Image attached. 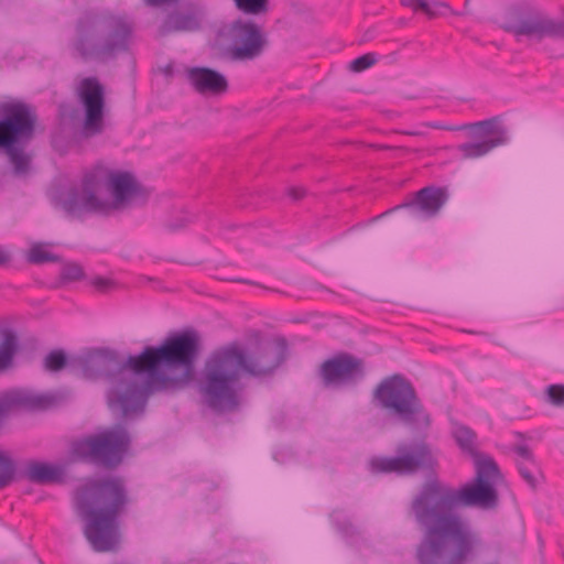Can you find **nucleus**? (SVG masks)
Listing matches in <instances>:
<instances>
[{"label":"nucleus","mask_w":564,"mask_h":564,"mask_svg":"<svg viewBox=\"0 0 564 564\" xmlns=\"http://www.w3.org/2000/svg\"><path fill=\"white\" fill-rule=\"evenodd\" d=\"M425 126H427L430 128H433V129L460 130L459 127H457V128H449V127L442 126V124H440L437 122H429V123H425Z\"/></svg>","instance_id":"37"},{"label":"nucleus","mask_w":564,"mask_h":564,"mask_svg":"<svg viewBox=\"0 0 564 564\" xmlns=\"http://www.w3.org/2000/svg\"><path fill=\"white\" fill-rule=\"evenodd\" d=\"M186 77L194 89L204 96H220L228 90V80L219 72L208 67H192Z\"/></svg>","instance_id":"18"},{"label":"nucleus","mask_w":564,"mask_h":564,"mask_svg":"<svg viewBox=\"0 0 564 564\" xmlns=\"http://www.w3.org/2000/svg\"><path fill=\"white\" fill-rule=\"evenodd\" d=\"M36 120L35 108L29 104H0V149L17 177L28 175L31 170L32 155L24 151V147L33 139Z\"/></svg>","instance_id":"8"},{"label":"nucleus","mask_w":564,"mask_h":564,"mask_svg":"<svg viewBox=\"0 0 564 564\" xmlns=\"http://www.w3.org/2000/svg\"><path fill=\"white\" fill-rule=\"evenodd\" d=\"M78 368L87 378L107 377L110 380V388L107 393L108 406L112 411L120 412L121 416L130 417L133 415H142L144 409H133L126 412V402H120L119 395H128L130 386H141V373H134L133 369L126 361L120 360L118 354L111 349H94L75 360ZM127 404H133L127 401Z\"/></svg>","instance_id":"7"},{"label":"nucleus","mask_w":564,"mask_h":564,"mask_svg":"<svg viewBox=\"0 0 564 564\" xmlns=\"http://www.w3.org/2000/svg\"><path fill=\"white\" fill-rule=\"evenodd\" d=\"M514 453L518 456L516 464L519 474L532 489H536L541 471L532 451L528 445H517Z\"/></svg>","instance_id":"19"},{"label":"nucleus","mask_w":564,"mask_h":564,"mask_svg":"<svg viewBox=\"0 0 564 564\" xmlns=\"http://www.w3.org/2000/svg\"><path fill=\"white\" fill-rule=\"evenodd\" d=\"M132 24L111 12H84L74 23L68 47L84 62L108 63L129 50Z\"/></svg>","instance_id":"6"},{"label":"nucleus","mask_w":564,"mask_h":564,"mask_svg":"<svg viewBox=\"0 0 564 564\" xmlns=\"http://www.w3.org/2000/svg\"><path fill=\"white\" fill-rule=\"evenodd\" d=\"M288 194L293 200H299L304 197L305 188L300 186L290 187Z\"/></svg>","instance_id":"34"},{"label":"nucleus","mask_w":564,"mask_h":564,"mask_svg":"<svg viewBox=\"0 0 564 564\" xmlns=\"http://www.w3.org/2000/svg\"><path fill=\"white\" fill-rule=\"evenodd\" d=\"M199 25V21L195 14L173 12L165 18L160 26V34L167 35L174 32H193L198 30Z\"/></svg>","instance_id":"20"},{"label":"nucleus","mask_w":564,"mask_h":564,"mask_svg":"<svg viewBox=\"0 0 564 564\" xmlns=\"http://www.w3.org/2000/svg\"><path fill=\"white\" fill-rule=\"evenodd\" d=\"M25 477L35 484L56 482L62 477V470L46 463L31 460L26 465Z\"/></svg>","instance_id":"21"},{"label":"nucleus","mask_w":564,"mask_h":564,"mask_svg":"<svg viewBox=\"0 0 564 564\" xmlns=\"http://www.w3.org/2000/svg\"><path fill=\"white\" fill-rule=\"evenodd\" d=\"M469 3H470V0H466L465 1V7L467 8L469 6Z\"/></svg>","instance_id":"40"},{"label":"nucleus","mask_w":564,"mask_h":564,"mask_svg":"<svg viewBox=\"0 0 564 564\" xmlns=\"http://www.w3.org/2000/svg\"><path fill=\"white\" fill-rule=\"evenodd\" d=\"M91 285L99 292H108L115 286V282L107 278L96 276L91 280Z\"/></svg>","instance_id":"32"},{"label":"nucleus","mask_w":564,"mask_h":564,"mask_svg":"<svg viewBox=\"0 0 564 564\" xmlns=\"http://www.w3.org/2000/svg\"><path fill=\"white\" fill-rule=\"evenodd\" d=\"M78 96L85 110L84 130L87 135H96L104 130L105 87L97 77L84 78Z\"/></svg>","instance_id":"15"},{"label":"nucleus","mask_w":564,"mask_h":564,"mask_svg":"<svg viewBox=\"0 0 564 564\" xmlns=\"http://www.w3.org/2000/svg\"><path fill=\"white\" fill-rule=\"evenodd\" d=\"M101 167L87 172L80 188L73 187L56 197V206L68 216L80 217L85 214L109 216L128 208L137 198L145 199L148 194L143 186L129 172H109L107 188L112 199H102L96 191L101 180Z\"/></svg>","instance_id":"5"},{"label":"nucleus","mask_w":564,"mask_h":564,"mask_svg":"<svg viewBox=\"0 0 564 564\" xmlns=\"http://www.w3.org/2000/svg\"><path fill=\"white\" fill-rule=\"evenodd\" d=\"M459 129L470 130L471 135L478 140L476 142L463 143L457 147V150L462 153V158L465 160L481 158L497 147L506 144L509 140L508 130L500 124V119L498 117L463 124Z\"/></svg>","instance_id":"14"},{"label":"nucleus","mask_w":564,"mask_h":564,"mask_svg":"<svg viewBox=\"0 0 564 564\" xmlns=\"http://www.w3.org/2000/svg\"><path fill=\"white\" fill-rule=\"evenodd\" d=\"M227 56L232 62H251L259 58L269 40L263 29L251 20L238 19L231 22L226 32Z\"/></svg>","instance_id":"13"},{"label":"nucleus","mask_w":564,"mask_h":564,"mask_svg":"<svg viewBox=\"0 0 564 564\" xmlns=\"http://www.w3.org/2000/svg\"><path fill=\"white\" fill-rule=\"evenodd\" d=\"M19 343L17 335L11 330L3 332V338L0 344V370L8 368L18 350Z\"/></svg>","instance_id":"22"},{"label":"nucleus","mask_w":564,"mask_h":564,"mask_svg":"<svg viewBox=\"0 0 564 564\" xmlns=\"http://www.w3.org/2000/svg\"><path fill=\"white\" fill-rule=\"evenodd\" d=\"M59 276L65 282L77 281L84 276V270L77 263H67L62 268Z\"/></svg>","instance_id":"30"},{"label":"nucleus","mask_w":564,"mask_h":564,"mask_svg":"<svg viewBox=\"0 0 564 564\" xmlns=\"http://www.w3.org/2000/svg\"><path fill=\"white\" fill-rule=\"evenodd\" d=\"M28 261L34 264L61 261L59 256L51 253L43 249L41 243H35L29 251Z\"/></svg>","instance_id":"25"},{"label":"nucleus","mask_w":564,"mask_h":564,"mask_svg":"<svg viewBox=\"0 0 564 564\" xmlns=\"http://www.w3.org/2000/svg\"><path fill=\"white\" fill-rule=\"evenodd\" d=\"M130 445L131 436L128 429L117 424L74 442L72 451L83 460L111 469L122 463Z\"/></svg>","instance_id":"10"},{"label":"nucleus","mask_w":564,"mask_h":564,"mask_svg":"<svg viewBox=\"0 0 564 564\" xmlns=\"http://www.w3.org/2000/svg\"><path fill=\"white\" fill-rule=\"evenodd\" d=\"M545 402L556 408H564V384H550L544 392Z\"/></svg>","instance_id":"28"},{"label":"nucleus","mask_w":564,"mask_h":564,"mask_svg":"<svg viewBox=\"0 0 564 564\" xmlns=\"http://www.w3.org/2000/svg\"><path fill=\"white\" fill-rule=\"evenodd\" d=\"M373 398L390 416L413 430H427L431 416L414 388L401 375L384 378L375 389Z\"/></svg>","instance_id":"9"},{"label":"nucleus","mask_w":564,"mask_h":564,"mask_svg":"<svg viewBox=\"0 0 564 564\" xmlns=\"http://www.w3.org/2000/svg\"><path fill=\"white\" fill-rule=\"evenodd\" d=\"M448 199V192L444 187L426 186L415 193L414 197L394 209L404 208L410 217L425 220L438 214Z\"/></svg>","instance_id":"17"},{"label":"nucleus","mask_w":564,"mask_h":564,"mask_svg":"<svg viewBox=\"0 0 564 564\" xmlns=\"http://www.w3.org/2000/svg\"><path fill=\"white\" fill-rule=\"evenodd\" d=\"M286 357L283 337L264 341L250 354L235 345L215 350L206 359L199 380L206 404L218 412L235 411L239 405L241 370L252 377L271 376Z\"/></svg>","instance_id":"2"},{"label":"nucleus","mask_w":564,"mask_h":564,"mask_svg":"<svg viewBox=\"0 0 564 564\" xmlns=\"http://www.w3.org/2000/svg\"><path fill=\"white\" fill-rule=\"evenodd\" d=\"M235 8L251 17L265 15L270 10V0H231Z\"/></svg>","instance_id":"23"},{"label":"nucleus","mask_w":564,"mask_h":564,"mask_svg":"<svg viewBox=\"0 0 564 564\" xmlns=\"http://www.w3.org/2000/svg\"><path fill=\"white\" fill-rule=\"evenodd\" d=\"M403 133L408 134V135H415V137L424 135V132H422V131H404Z\"/></svg>","instance_id":"38"},{"label":"nucleus","mask_w":564,"mask_h":564,"mask_svg":"<svg viewBox=\"0 0 564 564\" xmlns=\"http://www.w3.org/2000/svg\"><path fill=\"white\" fill-rule=\"evenodd\" d=\"M429 4H431L432 8L437 12L436 15L442 14L441 9H444V10L448 11L451 14H454V15L458 14L456 11H454L449 7V4L447 2L434 0V1L429 2Z\"/></svg>","instance_id":"33"},{"label":"nucleus","mask_w":564,"mask_h":564,"mask_svg":"<svg viewBox=\"0 0 564 564\" xmlns=\"http://www.w3.org/2000/svg\"><path fill=\"white\" fill-rule=\"evenodd\" d=\"M129 503L121 477L91 479L74 492V508L85 522L84 535L97 552H108L119 542V516Z\"/></svg>","instance_id":"4"},{"label":"nucleus","mask_w":564,"mask_h":564,"mask_svg":"<svg viewBox=\"0 0 564 564\" xmlns=\"http://www.w3.org/2000/svg\"><path fill=\"white\" fill-rule=\"evenodd\" d=\"M319 376L327 387L356 383L365 377V364L350 354L341 352L321 365Z\"/></svg>","instance_id":"16"},{"label":"nucleus","mask_w":564,"mask_h":564,"mask_svg":"<svg viewBox=\"0 0 564 564\" xmlns=\"http://www.w3.org/2000/svg\"><path fill=\"white\" fill-rule=\"evenodd\" d=\"M437 459L423 438L401 441L395 446L392 457H375L370 460L372 473H394L413 475L419 470H434Z\"/></svg>","instance_id":"11"},{"label":"nucleus","mask_w":564,"mask_h":564,"mask_svg":"<svg viewBox=\"0 0 564 564\" xmlns=\"http://www.w3.org/2000/svg\"><path fill=\"white\" fill-rule=\"evenodd\" d=\"M199 351V338L193 330L175 334L161 346H148L138 356H129L128 365L134 373H141V386H130L128 395H119L124 410L145 409L148 398L155 391L178 390L193 377Z\"/></svg>","instance_id":"3"},{"label":"nucleus","mask_w":564,"mask_h":564,"mask_svg":"<svg viewBox=\"0 0 564 564\" xmlns=\"http://www.w3.org/2000/svg\"><path fill=\"white\" fill-rule=\"evenodd\" d=\"M191 220L187 219V218H182V221H173V223H170L167 225L169 229L172 230V231H175V230H178V229H182L186 226L187 223H189Z\"/></svg>","instance_id":"35"},{"label":"nucleus","mask_w":564,"mask_h":564,"mask_svg":"<svg viewBox=\"0 0 564 564\" xmlns=\"http://www.w3.org/2000/svg\"><path fill=\"white\" fill-rule=\"evenodd\" d=\"M476 476L460 489L438 479L423 484L410 505V512L423 533L416 545L419 564H467L480 544L479 535L455 510L459 507L492 509L498 505L495 488L498 465L488 456H476Z\"/></svg>","instance_id":"1"},{"label":"nucleus","mask_w":564,"mask_h":564,"mask_svg":"<svg viewBox=\"0 0 564 564\" xmlns=\"http://www.w3.org/2000/svg\"><path fill=\"white\" fill-rule=\"evenodd\" d=\"M372 33H373V31L368 30V31L365 33L364 39H365V40H370V39L372 37Z\"/></svg>","instance_id":"39"},{"label":"nucleus","mask_w":564,"mask_h":564,"mask_svg":"<svg viewBox=\"0 0 564 564\" xmlns=\"http://www.w3.org/2000/svg\"><path fill=\"white\" fill-rule=\"evenodd\" d=\"M402 6L421 10L430 18L436 17L437 12L429 4L427 0H400Z\"/></svg>","instance_id":"31"},{"label":"nucleus","mask_w":564,"mask_h":564,"mask_svg":"<svg viewBox=\"0 0 564 564\" xmlns=\"http://www.w3.org/2000/svg\"><path fill=\"white\" fill-rule=\"evenodd\" d=\"M15 475V464L4 452H0V489L11 484Z\"/></svg>","instance_id":"24"},{"label":"nucleus","mask_w":564,"mask_h":564,"mask_svg":"<svg viewBox=\"0 0 564 564\" xmlns=\"http://www.w3.org/2000/svg\"><path fill=\"white\" fill-rule=\"evenodd\" d=\"M376 62V54L367 53L351 61L349 64V69L355 73H360L375 65Z\"/></svg>","instance_id":"29"},{"label":"nucleus","mask_w":564,"mask_h":564,"mask_svg":"<svg viewBox=\"0 0 564 564\" xmlns=\"http://www.w3.org/2000/svg\"><path fill=\"white\" fill-rule=\"evenodd\" d=\"M67 364L66 355L61 349L50 351L44 358V368L51 372L61 371Z\"/></svg>","instance_id":"27"},{"label":"nucleus","mask_w":564,"mask_h":564,"mask_svg":"<svg viewBox=\"0 0 564 564\" xmlns=\"http://www.w3.org/2000/svg\"><path fill=\"white\" fill-rule=\"evenodd\" d=\"M10 260V254L0 246V265L6 264Z\"/></svg>","instance_id":"36"},{"label":"nucleus","mask_w":564,"mask_h":564,"mask_svg":"<svg viewBox=\"0 0 564 564\" xmlns=\"http://www.w3.org/2000/svg\"><path fill=\"white\" fill-rule=\"evenodd\" d=\"M453 435L460 448L469 453H474V441L476 435L470 429L464 425H458L453 431Z\"/></svg>","instance_id":"26"},{"label":"nucleus","mask_w":564,"mask_h":564,"mask_svg":"<svg viewBox=\"0 0 564 564\" xmlns=\"http://www.w3.org/2000/svg\"><path fill=\"white\" fill-rule=\"evenodd\" d=\"M500 26L518 40L525 37L540 42L545 37H564V22L535 9L512 8Z\"/></svg>","instance_id":"12"}]
</instances>
